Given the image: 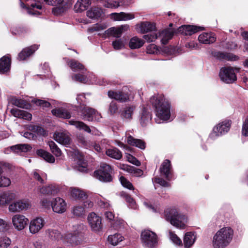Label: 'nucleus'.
I'll use <instances>...</instances> for the list:
<instances>
[{"mask_svg": "<svg viewBox=\"0 0 248 248\" xmlns=\"http://www.w3.org/2000/svg\"><path fill=\"white\" fill-rule=\"evenodd\" d=\"M31 207L30 202L27 199H21L15 201L8 207V210L12 213H19L27 210Z\"/></svg>", "mask_w": 248, "mask_h": 248, "instance_id": "0eeeda50", "label": "nucleus"}, {"mask_svg": "<svg viewBox=\"0 0 248 248\" xmlns=\"http://www.w3.org/2000/svg\"><path fill=\"white\" fill-rule=\"evenodd\" d=\"M198 40L202 44H210L216 41V37L212 32H203L199 36Z\"/></svg>", "mask_w": 248, "mask_h": 248, "instance_id": "5701e85b", "label": "nucleus"}, {"mask_svg": "<svg viewBox=\"0 0 248 248\" xmlns=\"http://www.w3.org/2000/svg\"><path fill=\"white\" fill-rule=\"evenodd\" d=\"M88 221L92 229L94 232H99L102 228L101 218L94 213H90L88 217Z\"/></svg>", "mask_w": 248, "mask_h": 248, "instance_id": "9d476101", "label": "nucleus"}, {"mask_svg": "<svg viewBox=\"0 0 248 248\" xmlns=\"http://www.w3.org/2000/svg\"><path fill=\"white\" fill-rule=\"evenodd\" d=\"M53 138L57 142L66 146H69L71 143L70 134L66 131L55 132Z\"/></svg>", "mask_w": 248, "mask_h": 248, "instance_id": "2eb2a0df", "label": "nucleus"}, {"mask_svg": "<svg viewBox=\"0 0 248 248\" xmlns=\"http://www.w3.org/2000/svg\"><path fill=\"white\" fill-rule=\"evenodd\" d=\"M87 16L92 19H97L101 17L103 14V10L100 8L94 7L87 11Z\"/></svg>", "mask_w": 248, "mask_h": 248, "instance_id": "c85d7f7f", "label": "nucleus"}, {"mask_svg": "<svg viewBox=\"0 0 248 248\" xmlns=\"http://www.w3.org/2000/svg\"><path fill=\"white\" fill-rule=\"evenodd\" d=\"M112 46L116 50L124 49L125 46V40L122 38L115 39L112 41Z\"/></svg>", "mask_w": 248, "mask_h": 248, "instance_id": "a18cd8bd", "label": "nucleus"}, {"mask_svg": "<svg viewBox=\"0 0 248 248\" xmlns=\"http://www.w3.org/2000/svg\"><path fill=\"white\" fill-rule=\"evenodd\" d=\"M109 17L114 21H126L134 19L135 15L131 13H113L109 15Z\"/></svg>", "mask_w": 248, "mask_h": 248, "instance_id": "a211bd4d", "label": "nucleus"}, {"mask_svg": "<svg viewBox=\"0 0 248 248\" xmlns=\"http://www.w3.org/2000/svg\"><path fill=\"white\" fill-rule=\"evenodd\" d=\"M203 30V28L200 26L194 25H183L180 27L177 31L178 32L186 35H190L198 32L199 31Z\"/></svg>", "mask_w": 248, "mask_h": 248, "instance_id": "f3484780", "label": "nucleus"}, {"mask_svg": "<svg viewBox=\"0 0 248 248\" xmlns=\"http://www.w3.org/2000/svg\"><path fill=\"white\" fill-rule=\"evenodd\" d=\"M233 237V230L230 227H225L217 232L213 237L214 248H224L229 245Z\"/></svg>", "mask_w": 248, "mask_h": 248, "instance_id": "7ed1b4c3", "label": "nucleus"}, {"mask_svg": "<svg viewBox=\"0 0 248 248\" xmlns=\"http://www.w3.org/2000/svg\"><path fill=\"white\" fill-rule=\"evenodd\" d=\"M174 31L172 30L165 29L159 32L158 37L161 39L163 44H166L173 36Z\"/></svg>", "mask_w": 248, "mask_h": 248, "instance_id": "a878e982", "label": "nucleus"}, {"mask_svg": "<svg viewBox=\"0 0 248 248\" xmlns=\"http://www.w3.org/2000/svg\"><path fill=\"white\" fill-rule=\"evenodd\" d=\"M29 219L24 215L16 214L12 217V222L14 228L17 231L23 230L27 226Z\"/></svg>", "mask_w": 248, "mask_h": 248, "instance_id": "f8f14e48", "label": "nucleus"}, {"mask_svg": "<svg viewBox=\"0 0 248 248\" xmlns=\"http://www.w3.org/2000/svg\"><path fill=\"white\" fill-rule=\"evenodd\" d=\"M46 232L48 237L52 239L59 240L62 238V234L58 230L48 229Z\"/></svg>", "mask_w": 248, "mask_h": 248, "instance_id": "49530a36", "label": "nucleus"}, {"mask_svg": "<svg viewBox=\"0 0 248 248\" xmlns=\"http://www.w3.org/2000/svg\"><path fill=\"white\" fill-rule=\"evenodd\" d=\"M13 104L19 108H27L28 104L24 100L21 99H15L13 100Z\"/></svg>", "mask_w": 248, "mask_h": 248, "instance_id": "13d9d810", "label": "nucleus"}, {"mask_svg": "<svg viewBox=\"0 0 248 248\" xmlns=\"http://www.w3.org/2000/svg\"><path fill=\"white\" fill-rule=\"evenodd\" d=\"M140 31L142 33H146L152 31L155 29V25L149 22H143L140 25Z\"/></svg>", "mask_w": 248, "mask_h": 248, "instance_id": "ea45409f", "label": "nucleus"}, {"mask_svg": "<svg viewBox=\"0 0 248 248\" xmlns=\"http://www.w3.org/2000/svg\"><path fill=\"white\" fill-rule=\"evenodd\" d=\"M37 9H41L42 8L41 5L39 4H32L31 7L27 8V13L31 15H37L40 14V13L35 8Z\"/></svg>", "mask_w": 248, "mask_h": 248, "instance_id": "3c124183", "label": "nucleus"}, {"mask_svg": "<svg viewBox=\"0 0 248 248\" xmlns=\"http://www.w3.org/2000/svg\"><path fill=\"white\" fill-rule=\"evenodd\" d=\"M11 66V60L4 56L0 59V74H4L9 71Z\"/></svg>", "mask_w": 248, "mask_h": 248, "instance_id": "cd10ccee", "label": "nucleus"}, {"mask_svg": "<svg viewBox=\"0 0 248 248\" xmlns=\"http://www.w3.org/2000/svg\"><path fill=\"white\" fill-rule=\"evenodd\" d=\"M119 167L123 170H125L130 173H134L136 176H140L143 174V171L141 170L137 169L134 167L130 166L126 164H120Z\"/></svg>", "mask_w": 248, "mask_h": 248, "instance_id": "7c9ffc66", "label": "nucleus"}, {"mask_svg": "<svg viewBox=\"0 0 248 248\" xmlns=\"http://www.w3.org/2000/svg\"><path fill=\"white\" fill-rule=\"evenodd\" d=\"M69 124L70 125L75 126V127L79 130H83L84 131L90 133L91 130L90 128L83 122L81 121L70 120L69 121Z\"/></svg>", "mask_w": 248, "mask_h": 248, "instance_id": "58836bf2", "label": "nucleus"}, {"mask_svg": "<svg viewBox=\"0 0 248 248\" xmlns=\"http://www.w3.org/2000/svg\"><path fill=\"white\" fill-rule=\"evenodd\" d=\"M242 134L244 136H248V116L243 122L242 128Z\"/></svg>", "mask_w": 248, "mask_h": 248, "instance_id": "0e129e2a", "label": "nucleus"}, {"mask_svg": "<svg viewBox=\"0 0 248 248\" xmlns=\"http://www.w3.org/2000/svg\"><path fill=\"white\" fill-rule=\"evenodd\" d=\"M11 183V180L8 177L0 175V187L8 186Z\"/></svg>", "mask_w": 248, "mask_h": 248, "instance_id": "6e6d98bb", "label": "nucleus"}, {"mask_svg": "<svg viewBox=\"0 0 248 248\" xmlns=\"http://www.w3.org/2000/svg\"><path fill=\"white\" fill-rule=\"evenodd\" d=\"M163 51L168 55H175L177 52L176 48L171 46L163 47Z\"/></svg>", "mask_w": 248, "mask_h": 248, "instance_id": "bf43d9fd", "label": "nucleus"}, {"mask_svg": "<svg viewBox=\"0 0 248 248\" xmlns=\"http://www.w3.org/2000/svg\"><path fill=\"white\" fill-rule=\"evenodd\" d=\"M65 9L63 7L61 6H56V7L53 8L52 12L55 16H59L63 13Z\"/></svg>", "mask_w": 248, "mask_h": 248, "instance_id": "774afa93", "label": "nucleus"}, {"mask_svg": "<svg viewBox=\"0 0 248 248\" xmlns=\"http://www.w3.org/2000/svg\"><path fill=\"white\" fill-rule=\"evenodd\" d=\"M112 169L106 163H101L98 170L93 172V177L103 182H110L112 181L111 175Z\"/></svg>", "mask_w": 248, "mask_h": 248, "instance_id": "20e7f679", "label": "nucleus"}, {"mask_svg": "<svg viewBox=\"0 0 248 248\" xmlns=\"http://www.w3.org/2000/svg\"><path fill=\"white\" fill-rule=\"evenodd\" d=\"M68 64L74 71H78L79 70L83 71L85 70L84 65L76 60H71L69 61L68 62Z\"/></svg>", "mask_w": 248, "mask_h": 248, "instance_id": "79ce46f5", "label": "nucleus"}, {"mask_svg": "<svg viewBox=\"0 0 248 248\" xmlns=\"http://www.w3.org/2000/svg\"><path fill=\"white\" fill-rule=\"evenodd\" d=\"M72 214L77 217H81L85 214V209L82 205H76L72 209Z\"/></svg>", "mask_w": 248, "mask_h": 248, "instance_id": "09e8293b", "label": "nucleus"}, {"mask_svg": "<svg viewBox=\"0 0 248 248\" xmlns=\"http://www.w3.org/2000/svg\"><path fill=\"white\" fill-rule=\"evenodd\" d=\"M108 95L110 98L114 99L120 102H125L129 100V96L127 93L120 91H109Z\"/></svg>", "mask_w": 248, "mask_h": 248, "instance_id": "412c9836", "label": "nucleus"}, {"mask_svg": "<svg viewBox=\"0 0 248 248\" xmlns=\"http://www.w3.org/2000/svg\"><path fill=\"white\" fill-rule=\"evenodd\" d=\"M59 191L58 186L54 184L43 186L40 190V192L45 195H54Z\"/></svg>", "mask_w": 248, "mask_h": 248, "instance_id": "c756f323", "label": "nucleus"}, {"mask_svg": "<svg viewBox=\"0 0 248 248\" xmlns=\"http://www.w3.org/2000/svg\"><path fill=\"white\" fill-rule=\"evenodd\" d=\"M46 224L44 218L36 217L31 220L29 224V231L32 234H36L42 230Z\"/></svg>", "mask_w": 248, "mask_h": 248, "instance_id": "9b49d317", "label": "nucleus"}, {"mask_svg": "<svg viewBox=\"0 0 248 248\" xmlns=\"http://www.w3.org/2000/svg\"><path fill=\"white\" fill-rule=\"evenodd\" d=\"M37 49L38 46L37 45H33L23 49L22 51L18 54V60L20 61H23L26 60L27 58L33 54L34 52Z\"/></svg>", "mask_w": 248, "mask_h": 248, "instance_id": "b1692460", "label": "nucleus"}, {"mask_svg": "<svg viewBox=\"0 0 248 248\" xmlns=\"http://www.w3.org/2000/svg\"><path fill=\"white\" fill-rule=\"evenodd\" d=\"M83 119L89 121H98L101 118V115L94 109L84 107L81 110Z\"/></svg>", "mask_w": 248, "mask_h": 248, "instance_id": "4468645a", "label": "nucleus"}, {"mask_svg": "<svg viewBox=\"0 0 248 248\" xmlns=\"http://www.w3.org/2000/svg\"><path fill=\"white\" fill-rule=\"evenodd\" d=\"M124 237L120 233H115L110 235L108 237V242L113 246H117L119 243L123 241Z\"/></svg>", "mask_w": 248, "mask_h": 248, "instance_id": "4c0bfd02", "label": "nucleus"}, {"mask_svg": "<svg viewBox=\"0 0 248 248\" xmlns=\"http://www.w3.org/2000/svg\"><path fill=\"white\" fill-rule=\"evenodd\" d=\"M129 27L127 25H122L117 27H111L105 31L106 34L113 36L115 37H119L124 31H127Z\"/></svg>", "mask_w": 248, "mask_h": 248, "instance_id": "6ab92c4d", "label": "nucleus"}, {"mask_svg": "<svg viewBox=\"0 0 248 248\" xmlns=\"http://www.w3.org/2000/svg\"><path fill=\"white\" fill-rule=\"evenodd\" d=\"M92 0H77L74 10L76 13H82L86 10L91 5Z\"/></svg>", "mask_w": 248, "mask_h": 248, "instance_id": "4be33fe9", "label": "nucleus"}, {"mask_svg": "<svg viewBox=\"0 0 248 248\" xmlns=\"http://www.w3.org/2000/svg\"><path fill=\"white\" fill-rule=\"evenodd\" d=\"M73 80L78 81L81 83L87 82V76L84 74H76L72 76Z\"/></svg>", "mask_w": 248, "mask_h": 248, "instance_id": "864d4df0", "label": "nucleus"}, {"mask_svg": "<svg viewBox=\"0 0 248 248\" xmlns=\"http://www.w3.org/2000/svg\"><path fill=\"white\" fill-rule=\"evenodd\" d=\"M144 44V42L142 39L135 36L130 40L129 46L131 49H136L141 47Z\"/></svg>", "mask_w": 248, "mask_h": 248, "instance_id": "c9c22d12", "label": "nucleus"}, {"mask_svg": "<svg viewBox=\"0 0 248 248\" xmlns=\"http://www.w3.org/2000/svg\"><path fill=\"white\" fill-rule=\"evenodd\" d=\"M170 162L169 160H165L162 164L160 170L165 176L166 178L170 180Z\"/></svg>", "mask_w": 248, "mask_h": 248, "instance_id": "2f4dec72", "label": "nucleus"}, {"mask_svg": "<svg viewBox=\"0 0 248 248\" xmlns=\"http://www.w3.org/2000/svg\"><path fill=\"white\" fill-rule=\"evenodd\" d=\"M150 102L155 109L156 117L160 120H168L170 115V105L164 96L157 94L150 98Z\"/></svg>", "mask_w": 248, "mask_h": 248, "instance_id": "f257e3e1", "label": "nucleus"}, {"mask_svg": "<svg viewBox=\"0 0 248 248\" xmlns=\"http://www.w3.org/2000/svg\"><path fill=\"white\" fill-rule=\"evenodd\" d=\"M165 220L169 222L174 227L179 229H184L188 221L187 217L181 213L175 207L167 209L164 213Z\"/></svg>", "mask_w": 248, "mask_h": 248, "instance_id": "f03ea898", "label": "nucleus"}, {"mask_svg": "<svg viewBox=\"0 0 248 248\" xmlns=\"http://www.w3.org/2000/svg\"><path fill=\"white\" fill-rule=\"evenodd\" d=\"M78 169L79 171L85 172L87 170V164L81 155H79L76 159Z\"/></svg>", "mask_w": 248, "mask_h": 248, "instance_id": "a19ab883", "label": "nucleus"}, {"mask_svg": "<svg viewBox=\"0 0 248 248\" xmlns=\"http://www.w3.org/2000/svg\"><path fill=\"white\" fill-rule=\"evenodd\" d=\"M68 192L70 197L77 201L82 202L88 198L87 192L78 187H70Z\"/></svg>", "mask_w": 248, "mask_h": 248, "instance_id": "ddd939ff", "label": "nucleus"}, {"mask_svg": "<svg viewBox=\"0 0 248 248\" xmlns=\"http://www.w3.org/2000/svg\"><path fill=\"white\" fill-rule=\"evenodd\" d=\"M170 238L174 244L178 245L182 244L181 240L173 232H170Z\"/></svg>", "mask_w": 248, "mask_h": 248, "instance_id": "338daca9", "label": "nucleus"}, {"mask_svg": "<svg viewBox=\"0 0 248 248\" xmlns=\"http://www.w3.org/2000/svg\"><path fill=\"white\" fill-rule=\"evenodd\" d=\"M37 155L40 157H42L46 161L53 163L55 162L54 157L49 153L42 150L40 149L37 151Z\"/></svg>", "mask_w": 248, "mask_h": 248, "instance_id": "72a5a7b5", "label": "nucleus"}, {"mask_svg": "<svg viewBox=\"0 0 248 248\" xmlns=\"http://www.w3.org/2000/svg\"><path fill=\"white\" fill-rule=\"evenodd\" d=\"M52 113L53 115L62 118L69 119L71 117L70 113L63 108H56L52 109Z\"/></svg>", "mask_w": 248, "mask_h": 248, "instance_id": "e433bc0d", "label": "nucleus"}, {"mask_svg": "<svg viewBox=\"0 0 248 248\" xmlns=\"http://www.w3.org/2000/svg\"><path fill=\"white\" fill-rule=\"evenodd\" d=\"M158 35L155 33H152L143 36V38L147 42H152L155 41L158 38Z\"/></svg>", "mask_w": 248, "mask_h": 248, "instance_id": "e2e57ef3", "label": "nucleus"}, {"mask_svg": "<svg viewBox=\"0 0 248 248\" xmlns=\"http://www.w3.org/2000/svg\"><path fill=\"white\" fill-rule=\"evenodd\" d=\"M10 149L15 153L27 152L31 150V147L29 144H20L12 146L10 147Z\"/></svg>", "mask_w": 248, "mask_h": 248, "instance_id": "f704fd0d", "label": "nucleus"}, {"mask_svg": "<svg viewBox=\"0 0 248 248\" xmlns=\"http://www.w3.org/2000/svg\"><path fill=\"white\" fill-rule=\"evenodd\" d=\"M231 123L228 120H225L219 123L214 127L210 137L212 139H215L216 138L225 134L228 132Z\"/></svg>", "mask_w": 248, "mask_h": 248, "instance_id": "423d86ee", "label": "nucleus"}, {"mask_svg": "<svg viewBox=\"0 0 248 248\" xmlns=\"http://www.w3.org/2000/svg\"><path fill=\"white\" fill-rule=\"evenodd\" d=\"M16 198V194L11 191H5L0 193V207H4Z\"/></svg>", "mask_w": 248, "mask_h": 248, "instance_id": "dca6fc26", "label": "nucleus"}, {"mask_svg": "<svg viewBox=\"0 0 248 248\" xmlns=\"http://www.w3.org/2000/svg\"><path fill=\"white\" fill-rule=\"evenodd\" d=\"M151 120V115L150 113L143 109L142 115L140 117V122L142 126L147 125L150 122Z\"/></svg>", "mask_w": 248, "mask_h": 248, "instance_id": "c03bdc74", "label": "nucleus"}, {"mask_svg": "<svg viewBox=\"0 0 248 248\" xmlns=\"http://www.w3.org/2000/svg\"><path fill=\"white\" fill-rule=\"evenodd\" d=\"M118 111V107L117 104L114 102L112 101L109 106L108 108V112L111 114L113 115L116 113H117Z\"/></svg>", "mask_w": 248, "mask_h": 248, "instance_id": "680f3d73", "label": "nucleus"}, {"mask_svg": "<svg viewBox=\"0 0 248 248\" xmlns=\"http://www.w3.org/2000/svg\"><path fill=\"white\" fill-rule=\"evenodd\" d=\"M10 225L7 221L0 218V232H5L9 230Z\"/></svg>", "mask_w": 248, "mask_h": 248, "instance_id": "4d7b16f0", "label": "nucleus"}, {"mask_svg": "<svg viewBox=\"0 0 248 248\" xmlns=\"http://www.w3.org/2000/svg\"><path fill=\"white\" fill-rule=\"evenodd\" d=\"M196 237V234L194 232H189L186 233L184 237L185 248H190L194 244Z\"/></svg>", "mask_w": 248, "mask_h": 248, "instance_id": "393cba45", "label": "nucleus"}, {"mask_svg": "<svg viewBox=\"0 0 248 248\" xmlns=\"http://www.w3.org/2000/svg\"><path fill=\"white\" fill-rule=\"evenodd\" d=\"M219 77L221 80L226 83H232L236 80L237 78L232 67H223L220 69Z\"/></svg>", "mask_w": 248, "mask_h": 248, "instance_id": "6e6552de", "label": "nucleus"}, {"mask_svg": "<svg viewBox=\"0 0 248 248\" xmlns=\"http://www.w3.org/2000/svg\"><path fill=\"white\" fill-rule=\"evenodd\" d=\"M146 51L149 54H155L158 53L159 49L155 45L152 44L148 46Z\"/></svg>", "mask_w": 248, "mask_h": 248, "instance_id": "052dcab7", "label": "nucleus"}, {"mask_svg": "<svg viewBox=\"0 0 248 248\" xmlns=\"http://www.w3.org/2000/svg\"><path fill=\"white\" fill-rule=\"evenodd\" d=\"M51 207L53 212L58 214H62L66 211L67 203L63 199L56 197L52 199Z\"/></svg>", "mask_w": 248, "mask_h": 248, "instance_id": "1a4fd4ad", "label": "nucleus"}, {"mask_svg": "<svg viewBox=\"0 0 248 248\" xmlns=\"http://www.w3.org/2000/svg\"><path fill=\"white\" fill-rule=\"evenodd\" d=\"M135 107L129 106L125 108L122 112V116L124 119L131 120L135 110Z\"/></svg>", "mask_w": 248, "mask_h": 248, "instance_id": "37998d69", "label": "nucleus"}, {"mask_svg": "<svg viewBox=\"0 0 248 248\" xmlns=\"http://www.w3.org/2000/svg\"><path fill=\"white\" fill-rule=\"evenodd\" d=\"M140 238L142 244L146 247L154 248L157 244L156 234L150 230H146L142 232Z\"/></svg>", "mask_w": 248, "mask_h": 248, "instance_id": "39448f33", "label": "nucleus"}, {"mask_svg": "<svg viewBox=\"0 0 248 248\" xmlns=\"http://www.w3.org/2000/svg\"><path fill=\"white\" fill-rule=\"evenodd\" d=\"M48 145L49 146L51 152L56 156H60L62 155V151L56 143L53 141H49Z\"/></svg>", "mask_w": 248, "mask_h": 248, "instance_id": "de8ad7c7", "label": "nucleus"}, {"mask_svg": "<svg viewBox=\"0 0 248 248\" xmlns=\"http://www.w3.org/2000/svg\"><path fill=\"white\" fill-rule=\"evenodd\" d=\"M11 244V240L7 236H3L0 238V248H8Z\"/></svg>", "mask_w": 248, "mask_h": 248, "instance_id": "603ef678", "label": "nucleus"}, {"mask_svg": "<svg viewBox=\"0 0 248 248\" xmlns=\"http://www.w3.org/2000/svg\"><path fill=\"white\" fill-rule=\"evenodd\" d=\"M125 140H126L127 144L130 146H135L142 150L145 148V143L143 140L134 138L127 132L125 133Z\"/></svg>", "mask_w": 248, "mask_h": 248, "instance_id": "aec40b11", "label": "nucleus"}, {"mask_svg": "<svg viewBox=\"0 0 248 248\" xmlns=\"http://www.w3.org/2000/svg\"><path fill=\"white\" fill-rule=\"evenodd\" d=\"M126 158L128 162L137 166H139L140 165V162L136 157L130 154L126 155Z\"/></svg>", "mask_w": 248, "mask_h": 248, "instance_id": "69168bd1", "label": "nucleus"}, {"mask_svg": "<svg viewBox=\"0 0 248 248\" xmlns=\"http://www.w3.org/2000/svg\"><path fill=\"white\" fill-rule=\"evenodd\" d=\"M120 181L121 182V184L122 186L129 189H134V187L132 185V184L125 177H124L123 176H121L120 177Z\"/></svg>", "mask_w": 248, "mask_h": 248, "instance_id": "5fc2aeb1", "label": "nucleus"}, {"mask_svg": "<svg viewBox=\"0 0 248 248\" xmlns=\"http://www.w3.org/2000/svg\"><path fill=\"white\" fill-rule=\"evenodd\" d=\"M108 25L106 23L101 22L94 24L89 30L91 32L94 31H101L107 29Z\"/></svg>", "mask_w": 248, "mask_h": 248, "instance_id": "8fccbe9b", "label": "nucleus"}, {"mask_svg": "<svg viewBox=\"0 0 248 248\" xmlns=\"http://www.w3.org/2000/svg\"><path fill=\"white\" fill-rule=\"evenodd\" d=\"M106 155L111 158L119 160L122 157L121 152L116 148H110L106 150Z\"/></svg>", "mask_w": 248, "mask_h": 248, "instance_id": "473e14b6", "label": "nucleus"}, {"mask_svg": "<svg viewBox=\"0 0 248 248\" xmlns=\"http://www.w3.org/2000/svg\"><path fill=\"white\" fill-rule=\"evenodd\" d=\"M10 111L11 114L16 117L26 120H31V114L25 110L17 108H13Z\"/></svg>", "mask_w": 248, "mask_h": 248, "instance_id": "bb28decb", "label": "nucleus"}]
</instances>
